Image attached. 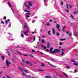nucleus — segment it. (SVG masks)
Returning a JSON list of instances; mask_svg holds the SVG:
<instances>
[{
  "mask_svg": "<svg viewBox=\"0 0 78 78\" xmlns=\"http://www.w3.org/2000/svg\"><path fill=\"white\" fill-rule=\"evenodd\" d=\"M19 68L20 69V71L22 72V73L23 74V76H27V75L25 74V72L26 73H28L29 72H28V71L22 68H21L20 67H19Z\"/></svg>",
  "mask_w": 78,
  "mask_h": 78,
  "instance_id": "1",
  "label": "nucleus"
},
{
  "mask_svg": "<svg viewBox=\"0 0 78 78\" xmlns=\"http://www.w3.org/2000/svg\"><path fill=\"white\" fill-rule=\"evenodd\" d=\"M24 28L26 29V31L25 30L24 31H23V33L25 34V35H28L27 33H28V31H29V28L27 26V25H24Z\"/></svg>",
  "mask_w": 78,
  "mask_h": 78,
  "instance_id": "2",
  "label": "nucleus"
},
{
  "mask_svg": "<svg viewBox=\"0 0 78 78\" xmlns=\"http://www.w3.org/2000/svg\"><path fill=\"white\" fill-rule=\"evenodd\" d=\"M22 61H23V62H25L26 64H29V65H30V66H32V64L31 62H29V61H27V62H25L24 60L23 59H22Z\"/></svg>",
  "mask_w": 78,
  "mask_h": 78,
  "instance_id": "3",
  "label": "nucleus"
},
{
  "mask_svg": "<svg viewBox=\"0 0 78 78\" xmlns=\"http://www.w3.org/2000/svg\"><path fill=\"white\" fill-rule=\"evenodd\" d=\"M60 51V50H58V49H56L54 50V51L52 52L53 53H58Z\"/></svg>",
  "mask_w": 78,
  "mask_h": 78,
  "instance_id": "4",
  "label": "nucleus"
},
{
  "mask_svg": "<svg viewBox=\"0 0 78 78\" xmlns=\"http://www.w3.org/2000/svg\"><path fill=\"white\" fill-rule=\"evenodd\" d=\"M6 64V65L7 67H9V65L11 64V62H8V60H6V62H5Z\"/></svg>",
  "mask_w": 78,
  "mask_h": 78,
  "instance_id": "5",
  "label": "nucleus"
},
{
  "mask_svg": "<svg viewBox=\"0 0 78 78\" xmlns=\"http://www.w3.org/2000/svg\"><path fill=\"white\" fill-rule=\"evenodd\" d=\"M60 27V25L59 24H56L57 28L58 29V31H61V30L59 29Z\"/></svg>",
  "mask_w": 78,
  "mask_h": 78,
  "instance_id": "6",
  "label": "nucleus"
},
{
  "mask_svg": "<svg viewBox=\"0 0 78 78\" xmlns=\"http://www.w3.org/2000/svg\"><path fill=\"white\" fill-rule=\"evenodd\" d=\"M53 50V48H50L49 52L51 53H53V51H52Z\"/></svg>",
  "mask_w": 78,
  "mask_h": 78,
  "instance_id": "7",
  "label": "nucleus"
},
{
  "mask_svg": "<svg viewBox=\"0 0 78 78\" xmlns=\"http://www.w3.org/2000/svg\"><path fill=\"white\" fill-rule=\"evenodd\" d=\"M47 48H49L50 47V43L48 42L47 44Z\"/></svg>",
  "mask_w": 78,
  "mask_h": 78,
  "instance_id": "8",
  "label": "nucleus"
},
{
  "mask_svg": "<svg viewBox=\"0 0 78 78\" xmlns=\"http://www.w3.org/2000/svg\"><path fill=\"white\" fill-rule=\"evenodd\" d=\"M28 4L29 6H32V4L30 2V1H29L28 2Z\"/></svg>",
  "mask_w": 78,
  "mask_h": 78,
  "instance_id": "9",
  "label": "nucleus"
},
{
  "mask_svg": "<svg viewBox=\"0 0 78 78\" xmlns=\"http://www.w3.org/2000/svg\"><path fill=\"white\" fill-rule=\"evenodd\" d=\"M48 64H49L51 67H56V66L50 64V62H48Z\"/></svg>",
  "mask_w": 78,
  "mask_h": 78,
  "instance_id": "10",
  "label": "nucleus"
},
{
  "mask_svg": "<svg viewBox=\"0 0 78 78\" xmlns=\"http://www.w3.org/2000/svg\"><path fill=\"white\" fill-rule=\"evenodd\" d=\"M9 20L8 19L7 20H5V23L6 24H8V23L9 22Z\"/></svg>",
  "mask_w": 78,
  "mask_h": 78,
  "instance_id": "11",
  "label": "nucleus"
},
{
  "mask_svg": "<svg viewBox=\"0 0 78 78\" xmlns=\"http://www.w3.org/2000/svg\"><path fill=\"white\" fill-rule=\"evenodd\" d=\"M52 33L53 34H55V29L54 28H52Z\"/></svg>",
  "mask_w": 78,
  "mask_h": 78,
  "instance_id": "12",
  "label": "nucleus"
},
{
  "mask_svg": "<svg viewBox=\"0 0 78 78\" xmlns=\"http://www.w3.org/2000/svg\"><path fill=\"white\" fill-rule=\"evenodd\" d=\"M65 28H66V26H64L63 27V28L62 29V30L63 31V32H65V30H64V29Z\"/></svg>",
  "mask_w": 78,
  "mask_h": 78,
  "instance_id": "13",
  "label": "nucleus"
},
{
  "mask_svg": "<svg viewBox=\"0 0 78 78\" xmlns=\"http://www.w3.org/2000/svg\"><path fill=\"white\" fill-rule=\"evenodd\" d=\"M7 3H8V5L10 7H12V6L11 5V4H10L9 2H8Z\"/></svg>",
  "mask_w": 78,
  "mask_h": 78,
  "instance_id": "14",
  "label": "nucleus"
},
{
  "mask_svg": "<svg viewBox=\"0 0 78 78\" xmlns=\"http://www.w3.org/2000/svg\"><path fill=\"white\" fill-rule=\"evenodd\" d=\"M51 31V30H49V31H48V34H49L50 36L51 35V33H50Z\"/></svg>",
  "mask_w": 78,
  "mask_h": 78,
  "instance_id": "15",
  "label": "nucleus"
},
{
  "mask_svg": "<svg viewBox=\"0 0 78 78\" xmlns=\"http://www.w3.org/2000/svg\"><path fill=\"white\" fill-rule=\"evenodd\" d=\"M26 6H27V9H30V7L27 5H26Z\"/></svg>",
  "mask_w": 78,
  "mask_h": 78,
  "instance_id": "16",
  "label": "nucleus"
},
{
  "mask_svg": "<svg viewBox=\"0 0 78 78\" xmlns=\"http://www.w3.org/2000/svg\"><path fill=\"white\" fill-rule=\"evenodd\" d=\"M63 73L65 75V76H66V77H68V76H67L65 73L63 72Z\"/></svg>",
  "mask_w": 78,
  "mask_h": 78,
  "instance_id": "17",
  "label": "nucleus"
},
{
  "mask_svg": "<svg viewBox=\"0 0 78 78\" xmlns=\"http://www.w3.org/2000/svg\"><path fill=\"white\" fill-rule=\"evenodd\" d=\"M1 58L2 59V60H4V58H5V57H4V56L2 55L1 56Z\"/></svg>",
  "mask_w": 78,
  "mask_h": 78,
  "instance_id": "18",
  "label": "nucleus"
},
{
  "mask_svg": "<svg viewBox=\"0 0 78 78\" xmlns=\"http://www.w3.org/2000/svg\"><path fill=\"white\" fill-rule=\"evenodd\" d=\"M41 66L42 67H44L45 66V64L44 63H42Z\"/></svg>",
  "mask_w": 78,
  "mask_h": 78,
  "instance_id": "19",
  "label": "nucleus"
},
{
  "mask_svg": "<svg viewBox=\"0 0 78 78\" xmlns=\"http://www.w3.org/2000/svg\"><path fill=\"white\" fill-rule=\"evenodd\" d=\"M71 17L73 19H75L74 18H73V16L72 15H71Z\"/></svg>",
  "mask_w": 78,
  "mask_h": 78,
  "instance_id": "20",
  "label": "nucleus"
},
{
  "mask_svg": "<svg viewBox=\"0 0 78 78\" xmlns=\"http://www.w3.org/2000/svg\"><path fill=\"white\" fill-rule=\"evenodd\" d=\"M45 77L46 78H51V77H50V76H46Z\"/></svg>",
  "mask_w": 78,
  "mask_h": 78,
  "instance_id": "21",
  "label": "nucleus"
},
{
  "mask_svg": "<svg viewBox=\"0 0 78 78\" xmlns=\"http://www.w3.org/2000/svg\"><path fill=\"white\" fill-rule=\"evenodd\" d=\"M31 39L30 38H28V39H27V41H30V40Z\"/></svg>",
  "mask_w": 78,
  "mask_h": 78,
  "instance_id": "22",
  "label": "nucleus"
},
{
  "mask_svg": "<svg viewBox=\"0 0 78 78\" xmlns=\"http://www.w3.org/2000/svg\"><path fill=\"white\" fill-rule=\"evenodd\" d=\"M64 52H62V53L61 54V56H63V55H64Z\"/></svg>",
  "mask_w": 78,
  "mask_h": 78,
  "instance_id": "23",
  "label": "nucleus"
},
{
  "mask_svg": "<svg viewBox=\"0 0 78 78\" xmlns=\"http://www.w3.org/2000/svg\"><path fill=\"white\" fill-rule=\"evenodd\" d=\"M71 62H76L75 61V60L72 59Z\"/></svg>",
  "mask_w": 78,
  "mask_h": 78,
  "instance_id": "24",
  "label": "nucleus"
},
{
  "mask_svg": "<svg viewBox=\"0 0 78 78\" xmlns=\"http://www.w3.org/2000/svg\"><path fill=\"white\" fill-rule=\"evenodd\" d=\"M57 35L58 36H59V35H60V34H59V33L58 32H57Z\"/></svg>",
  "mask_w": 78,
  "mask_h": 78,
  "instance_id": "25",
  "label": "nucleus"
},
{
  "mask_svg": "<svg viewBox=\"0 0 78 78\" xmlns=\"http://www.w3.org/2000/svg\"><path fill=\"white\" fill-rule=\"evenodd\" d=\"M73 64H74L75 66H78V63H73Z\"/></svg>",
  "mask_w": 78,
  "mask_h": 78,
  "instance_id": "26",
  "label": "nucleus"
},
{
  "mask_svg": "<svg viewBox=\"0 0 78 78\" xmlns=\"http://www.w3.org/2000/svg\"><path fill=\"white\" fill-rule=\"evenodd\" d=\"M41 42L43 44H44L45 42V41L44 40H42L41 41Z\"/></svg>",
  "mask_w": 78,
  "mask_h": 78,
  "instance_id": "27",
  "label": "nucleus"
},
{
  "mask_svg": "<svg viewBox=\"0 0 78 78\" xmlns=\"http://www.w3.org/2000/svg\"><path fill=\"white\" fill-rule=\"evenodd\" d=\"M50 23H47L46 24V25H47L48 26H49L50 25Z\"/></svg>",
  "mask_w": 78,
  "mask_h": 78,
  "instance_id": "28",
  "label": "nucleus"
},
{
  "mask_svg": "<svg viewBox=\"0 0 78 78\" xmlns=\"http://www.w3.org/2000/svg\"><path fill=\"white\" fill-rule=\"evenodd\" d=\"M66 40V39L64 38V39H60V40L61 41H65Z\"/></svg>",
  "mask_w": 78,
  "mask_h": 78,
  "instance_id": "29",
  "label": "nucleus"
},
{
  "mask_svg": "<svg viewBox=\"0 0 78 78\" xmlns=\"http://www.w3.org/2000/svg\"><path fill=\"white\" fill-rule=\"evenodd\" d=\"M65 10L67 12H69V10H67L66 9H65Z\"/></svg>",
  "mask_w": 78,
  "mask_h": 78,
  "instance_id": "30",
  "label": "nucleus"
},
{
  "mask_svg": "<svg viewBox=\"0 0 78 78\" xmlns=\"http://www.w3.org/2000/svg\"><path fill=\"white\" fill-rule=\"evenodd\" d=\"M50 60L51 61H54V59L53 58H50Z\"/></svg>",
  "mask_w": 78,
  "mask_h": 78,
  "instance_id": "31",
  "label": "nucleus"
},
{
  "mask_svg": "<svg viewBox=\"0 0 78 78\" xmlns=\"http://www.w3.org/2000/svg\"><path fill=\"white\" fill-rule=\"evenodd\" d=\"M37 33V32H36V31H34V32H32V34H34V33Z\"/></svg>",
  "mask_w": 78,
  "mask_h": 78,
  "instance_id": "32",
  "label": "nucleus"
},
{
  "mask_svg": "<svg viewBox=\"0 0 78 78\" xmlns=\"http://www.w3.org/2000/svg\"><path fill=\"white\" fill-rule=\"evenodd\" d=\"M35 40H36V37L35 36L34 37V39H33V41H35Z\"/></svg>",
  "mask_w": 78,
  "mask_h": 78,
  "instance_id": "33",
  "label": "nucleus"
},
{
  "mask_svg": "<svg viewBox=\"0 0 78 78\" xmlns=\"http://www.w3.org/2000/svg\"><path fill=\"white\" fill-rule=\"evenodd\" d=\"M59 45H62V42H60Z\"/></svg>",
  "mask_w": 78,
  "mask_h": 78,
  "instance_id": "34",
  "label": "nucleus"
},
{
  "mask_svg": "<svg viewBox=\"0 0 78 78\" xmlns=\"http://www.w3.org/2000/svg\"><path fill=\"white\" fill-rule=\"evenodd\" d=\"M21 36L22 37H24V35H23V34H22L21 35Z\"/></svg>",
  "mask_w": 78,
  "mask_h": 78,
  "instance_id": "35",
  "label": "nucleus"
},
{
  "mask_svg": "<svg viewBox=\"0 0 78 78\" xmlns=\"http://www.w3.org/2000/svg\"><path fill=\"white\" fill-rule=\"evenodd\" d=\"M17 53H19V54H20V55H22V54L20 53V52L19 51H17Z\"/></svg>",
  "mask_w": 78,
  "mask_h": 78,
  "instance_id": "36",
  "label": "nucleus"
},
{
  "mask_svg": "<svg viewBox=\"0 0 78 78\" xmlns=\"http://www.w3.org/2000/svg\"><path fill=\"white\" fill-rule=\"evenodd\" d=\"M38 70L40 72H43V70H41V69H39Z\"/></svg>",
  "mask_w": 78,
  "mask_h": 78,
  "instance_id": "37",
  "label": "nucleus"
},
{
  "mask_svg": "<svg viewBox=\"0 0 78 78\" xmlns=\"http://www.w3.org/2000/svg\"><path fill=\"white\" fill-rule=\"evenodd\" d=\"M26 14L27 15H30V14H31V13H26Z\"/></svg>",
  "mask_w": 78,
  "mask_h": 78,
  "instance_id": "38",
  "label": "nucleus"
},
{
  "mask_svg": "<svg viewBox=\"0 0 78 78\" xmlns=\"http://www.w3.org/2000/svg\"><path fill=\"white\" fill-rule=\"evenodd\" d=\"M77 12H73V13H74V14H77Z\"/></svg>",
  "mask_w": 78,
  "mask_h": 78,
  "instance_id": "39",
  "label": "nucleus"
},
{
  "mask_svg": "<svg viewBox=\"0 0 78 78\" xmlns=\"http://www.w3.org/2000/svg\"><path fill=\"white\" fill-rule=\"evenodd\" d=\"M46 51H47V52H48V51H49V50H48V49H46Z\"/></svg>",
  "mask_w": 78,
  "mask_h": 78,
  "instance_id": "40",
  "label": "nucleus"
},
{
  "mask_svg": "<svg viewBox=\"0 0 78 78\" xmlns=\"http://www.w3.org/2000/svg\"><path fill=\"white\" fill-rule=\"evenodd\" d=\"M66 6L67 7V9H69V7H68V4H66Z\"/></svg>",
  "mask_w": 78,
  "mask_h": 78,
  "instance_id": "41",
  "label": "nucleus"
},
{
  "mask_svg": "<svg viewBox=\"0 0 78 78\" xmlns=\"http://www.w3.org/2000/svg\"><path fill=\"white\" fill-rule=\"evenodd\" d=\"M6 76L7 77V78H11V77H9V76L6 75Z\"/></svg>",
  "mask_w": 78,
  "mask_h": 78,
  "instance_id": "42",
  "label": "nucleus"
},
{
  "mask_svg": "<svg viewBox=\"0 0 78 78\" xmlns=\"http://www.w3.org/2000/svg\"><path fill=\"white\" fill-rule=\"evenodd\" d=\"M1 23H2L3 24H4V23H5V22H3V21H2L1 22Z\"/></svg>",
  "mask_w": 78,
  "mask_h": 78,
  "instance_id": "43",
  "label": "nucleus"
},
{
  "mask_svg": "<svg viewBox=\"0 0 78 78\" xmlns=\"http://www.w3.org/2000/svg\"><path fill=\"white\" fill-rule=\"evenodd\" d=\"M69 7H70V8H72V5H70V4L69 5Z\"/></svg>",
  "mask_w": 78,
  "mask_h": 78,
  "instance_id": "44",
  "label": "nucleus"
},
{
  "mask_svg": "<svg viewBox=\"0 0 78 78\" xmlns=\"http://www.w3.org/2000/svg\"><path fill=\"white\" fill-rule=\"evenodd\" d=\"M61 5H63V2H62V1L61 2Z\"/></svg>",
  "mask_w": 78,
  "mask_h": 78,
  "instance_id": "45",
  "label": "nucleus"
},
{
  "mask_svg": "<svg viewBox=\"0 0 78 78\" xmlns=\"http://www.w3.org/2000/svg\"><path fill=\"white\" fill-rule=\"evenodd\" d=\"M12 61L14 62H15V61H14V59L12 58Z\"/></svg>",
  "mask_w": 78,
  "mask_h": 78,
  "instance_id": "46",
  "label": "nucleus"
},
{
  "mask_svg": "<svg viewBox=\"0 0 78 78\" xmlns=\"http://www.w3.org/2000/svg\"><path fill=\"white\" fill-rule=\"evenodd\" d=\"M66 67H67L68 69H70V66H66Z\"/></svg>",
  "mask_w": 78,
  "mask_h": 78,
  "instance_id": "47",
  "label": "nucleus"
},
{
  "mask_svg": "<svg viewBox=\"0 0 78 78\" xmlns=\"http://www.w3.org/2000/svg\"><path fill=\"white\" fill-rule=\"evenodd\" d=\"M23 56H27V55H25V54H23Z\"/></svg>",
  "mask_w": 78,
  "mask_h": 78,
  "instance_id": "48",
  "label": "nucleus"
},
{
  "mask_svg": "<svg viewBox=\"0 0 78 78\" xmlns=\"http://www.w3.org/2000/svg\"><path fill=\"white\" fill-rule=\"evenodd\" d=\"M29 55H30V56H31V57H32V58L33 57V56L30 54H29Z\"/></svg>",
  "mask_w": 78,
  "mask_h": 78,
  "instance_id": "49",
  "label": "nucleus"
},
{
  "mask_svg": "<svg viewBox=\"0 0 78 78\" xmlns=\"http://www.w3.org/2000/svg\"><path fill=\"white\" fill-rule=\"evenodd\" d=\"M34 48H37V46H34Z\"/></svg>",
  "mask_w": 78,
  "mask_h": 78,
  "instance_id": "50",
  "label": "nucleus"
},
{
  "mask_svg": "<svg viewBox=\"0 0 78 78\" xmlns=\"http://www.w3.org/2000/svg\"><path fill=\"white\" fill-rule=\"evenodd\" d=\"M26 17H30V16L28 15H26Z\"/></svg>",
  "mask_w": 78,
  "mask_h": 78,
  "instance_id": "51",
  "label": "nucleus"
},
{
  "mask_svg": "<svg viewBox=\"0 0 78 78\" xmlns=\"http://www.w3.org/2000/svg\"><path fill=\"white\" fill-rule=\"evenodd\" d=\"M68 34L70 36H70L72 35V34L69 33Z\"/></svg>",
  "mask_w": 78,
  "mask_h": 78,
  "instance_id": "52",
  "label": "nucleus"
},
{
  "mask_svg": "<svg viewBox=\"0 0 78 78\" xmlns=\"http://www.w3.org/2000/svg\"><path fill=\"white\" fill-rule=\"evenodd\" d=\"M8 56H10V53H8Z\"/></svg>",
  "mask_w": 78,
  "mask_h": 78,
  "instance_id": "53",
  "label": "nucleus"
},
{
  "mask_svg": "<svg viewBox=\"0 0 78 78\" xmlns=\"http://www.w3.org/2000/svg\"><path fill=\"white\" fill-rule=\"evenodd\" d=\"M27 10H24V11L25 12H27Z\"/></svg>",
  "mask_w": 78,
  "mask_h": 78,
  "instance_id": "54",
  "label": "nucleus"
},
{
  "mask_svg": "<svg viewBox=\"0 0 78 78\" xmlns=\"http://www.w3.org/2000/svg\"><path fill=\"white\" fill-rule=\"evenodd\" d=\"M32 52H35V51L34 50H32Z\"/></svg>",
  "mask_w": 78,
  "mask_h": 78,
  "instance_id": "55",
  "label": "nucleus"
},
{
  "mask_svg": "<svg viewBox=\"0 0 78 78\" xmlns=\"http://www.w3.org/2000/svg\"><path fill=\"white\" fill-rule=\"evenodd\" d=\"M49 21H50V22H53V20H51L50 19V20H49Z\"/></svg>",
  "mask_w": 78,
  "mask_h": 78,
  "instance_id": "56",
  "label": "nucleus"
},
{
  "mask_svg": "<svg viewBox=\"0 0 78 78\" xmlns=\"http://www.w3.org/2000/svg\"><path fill=\"white\" fill-rule=\"evenodd\" d=\"M40 54L44 55V54H43V53H42V52H41Z\"/></svg>",
  "mask_w": 78,
  "mask_h": 78,
  "instance_id": "57",
  "label": "nucleus"
},
{
  "mask_svg": "<svg viewBox=\"0 0 78 78\" xmlns=\"http://www.w3.org/2000/svg\"><path fill=\"white\" fill-rule=\"evenodd\" d=\"M4 19L5 20V19H6V16H4Z\"/></svg>",
  "mask_w": 78,
  "mask_h": 78,
  "instance_id": "58",
  "label": "nucleus"
},
{
  "mask_svg": "<svg viewBox=\"0 0 78 78\" xmlns=\"http://www.w3.org/2000/svg\"><path fill=\"white\" fill-rule=\"evenodd\" d=\"M66 33H67V34H69V32H68V31H66Z\"/></svg>",
  "mask_w": 78,
  "mask_h": 78,
  "instance_id": "59",
  "label": "nucleus"
},
{
  "mask_svg": "<svg viewBox=\"0 0 78 78\" xmlns=\"http://www.w3.org/2000/svg\"><path fill=\"white\" fill-rule=\"evenodd\" d=\"M41 47H43V48L44 47V45L41 44Z\"/></svg>",
  "mask_w": 78,
  "mask_h": 78,
  "instance_id": "60",
  "label": "nucleus"
},
{
  "mask_svg": "<svg viewBox=\"0 0 78 78\" xmlns=\"http://www.w3.org/2000/svg\"><path fill=\"white\" fill-rule=\"evenodd\" d=\"M2 71H1V72H0V75L1 74H2Z\"/></svg>",
  "mask_w": 78,
  "mask_h": 78,
  "instance_id": "61",
  "label": "nucleus"
},
{
  "mask_svg": "<svg viewBox=\"0 0 78 78\" xmlns=\"http://www.w3.org/2000/svg\"><path fill=\"white\" fill-rule=\"evenodd\" d=\"M77 72V71H76V70H75V73H76V72Z\"/></svg>",
  "mask_w": 78,
  "mask_h": 78,
  "instance_id": "62",
  "label": "nucleus"
},
{
  "mask_svg": "<svg viewBox=\"0 0 78 78\" xmlns=\"http://www.w3.org/2000/svg\"><path fill=\"white\" fill-rule=\"evenodd\" d=\"M42 37H43V38H44V37H45V36H42Z\"/></svg>",
  "mask_w": 78,
  "mask_h": 78,
  "instance_id": "63",
  "label": "nucleus"
},
{
  "mask_svg": "<svg viewBox=\"0 0 78 78\" xmlns=\"http://www.w3.org/2000/svg\"><path fill=\"white\" fill-rule=\"evenodd\" d=\"M46 48V47L45 46H44V49H45Z\"/></svg>",
  "mask_w": 78,
  "mask_h": 78,
  "instance_id": "64",
  "label": "nucleus"
}]
</instances>
